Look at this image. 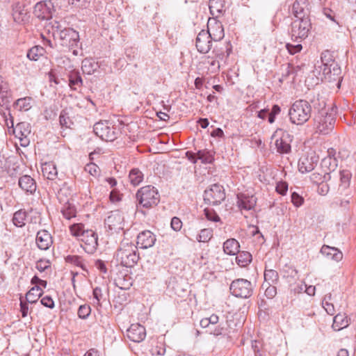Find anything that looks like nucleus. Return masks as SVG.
Masks as SVG:
<instances>
[{"instance_id":"4be33fe9","label":"nucleus","mask_w":356,"mask_h":356,"mask_svg":"<svg viewBox=\"0 0 356 356\" xmlns=\"http://www.w3.org/2000/svg\"><path fill=\"white\" fill-rule=\"evenodd\" d=\"M206 31L214 41L220 40L225 35L222 24L219 22H215L213 25H209L208 30Z\"/></svg>"},{"instance_id":"603ef678","label":"nucleus","mask_w":356,"mask_h":356,"mask_svg":"<svg viewBox=\"0 0 356 356\" xmlns=\"http://www.w3.org/2000/svg\"><path fill=\"white\" fill-rule=\"evenodd\" d=\"M92 295H93V300H94L93 303L96 304L98 306H100L101 305L100 301L103 298V293H102V289L99 287H95L93 289Z\"/></svg>"},{"instance_id":"f704fd0d","label":"nucleus","mask_w":356,"mask_h":356,"mask_svg":"<svg viewBox=\"0 0 356 356\" xmlns=\"http://www.w3.org/2000/svg\"><path fill=\"white\" fill-rule=\"evenodd\" d=\"M236 261L241 267H245L252 261V254L246 251L239 252L237 253Z\"/></svg>"},{"instance_id":"c756f323","label":"nucleus","mask_w":356,"mask_h":356,"mask_svg":"<svg viewBox=\"0 0 356 356\" xmlns=\"http://www.w3.org/2000/svg\"><path fill=\"white\" fill-rule=\"evenodd\" d=\"M239 243L234 238L227 239L223 243V250L224 252L229 255H234L239 251Z\"/></svg>"},{"instance_id":"49530a36","label":"nucleus","mask_w":356,"mask_h":356,"mask_svg":"<svg viewBox=\"0 0 356 356\" xmlns=\"http://www.w3.org/2000/svg\"><path fill=\"white\" fill-rule=\"evenodd\" d=\"M212 237V231L209 229H203L197 236V240L199 242L206 243Z\"/></svg>"},{"instance_id":"c85d7f7f","label":"nucleus","mask_w":356,"mask_h":356,"mask_svg":"<svg viewBox=\"0 0 356 356\" xmlns=\"http://www.w3.org/2000/svg\"><path fill=\"white\" fill-rule=\"evenodd\" d=\"M33 99L31 97H25L17 99L13 106L20 111H27L32 107Z\"/></svg>"},{"instance_id":"338daca9","label":"nucleus","mask_w":356,"mask_h":356,"mask_svg":"<svg viewBox=\"0 0 356 356\" xmlns=\"http://www.w3.org/2000/svg\"><path fill=\"white\" fill-rule=\"evenodd\" d=\"M211 136L213 137L222 138L224 136V133L220 128H216L212 131Z\"/></svg>"},{"instance_id":"1a4fd4ad","label":"nucleus","mask_w":356,"mask_h":356,"mask_svg":"<svg viewBox=\"0 0 356 356\" xmlns=\"http://www.w3.org/2000/svg\"><path fill=\"white\" fill-rule=\"evenodd\" d=\"M57 37L61 40V45L73 48L77 47L79 42V35L77 31L72 29H65L57 31Z\"/></svg>"},{"instance_id":"09e8293b","label":"nucleus","mask_w":356,"mask_h":356,"mask_svg":"<svg viewBox=\"0 0 356 356\" xmlns=\"http://www.w3.org/2000/svg\"><path fill=\"white\" fill-rule=\"evenodd\" d=\"M275 285V284H267L266 286H262L263 288H266L264 294L267 298L272 299L276 296L277 289Z\"/></svg>"},{"instance_id":"cd10ccee","label":"nucleus","mask_w":356,"mask_h":356,"mask_svg":"<svg viewBox=\"0 0 356 356\" xmlns=\"http://www.w3.org/2000/svg\"><path fill=\"white\" fill-rule=\"evenodd\" d=\"M34 15L40 19H47L49 14V8L45 2H38L34 6Z\"/></svg>"},{"instance_id":"6ab92c4d","label":"nucleus","mask_w":356,"mask_h":356,"mask_svg":"<svg viewBox=\"0 0 356 356\" xmlns=\"http://www.w3.org/2000/svg\"><path fill=\"white\" fill-rule=\"evenodd\" d=\"M35 241L38 248L42 250L49 249L53 243L51 236L47 230L38 232Z\"/></svg>"},{"instance_id":"c9c22d12","label":"nucleus","mask_w":356,"mask_h":356,"mask_svg":"<svg viewBox=\"0 0 356 356\" xmlns=\"http://www.w3.org/2000/svg\"><path fill=\"white\" fill-rule=\"evenodd\" d=\"M27 217V213L24 210H19L13 214V222L17 227H22L25 225V220Z\"/></svg>"},{"instance_id":"473e14b6","label":"nucleus","mask_w":356,"mask_h":356,"mask_svg":"<svg viewBox=\"0 0 356 356\" xmlns=\"http://www.w3.org/2000/svg\"><path fill=\"white\" fill-rule=\"evenodd\" d=\"M347 317L343 314H338L334 317L332 328L336 331H339L348 326Z\"/></svg>"},{"instance_id":"7ed1b4c3","label":"nucleus","mask_w":356,"mask_h":356,"mask_svg":"<svg viewBox=\"0 0 356 356\" xmlns=\"http://www.w3.org/2000/svg\"><path fill=\"white\" fill-rule=\"evenodd\" d=\"M289 115L290 121L293 124H303L311 118L312 106L306 100H297L289 108Z\"/></svg>"},{"instance_id":"aec40b11","label":"nucleus","mask_w":356,"mask_h":356,"mask_svg":"<svg viewBox=\"0 0 356 356\" xmlns=\"http://www.w3.org/2000/svg\"><path fill=\"white\" fill-rule=\"evenodd\" d=\"M13 18L17 24L25 23L29 21V15L27 10L19 3H17L13 7Z\"/></svg>"},{"instance_id":"2eb2a0df","label":"nucleus","mask_w":356,"mask_h":356,"mask_svg":"<svg viewBox=\"0 0 356 356\" xmlns=\"http://www.w3.org/2000/svg\"><path fill=\"white\" fill-rule=\"evenodd\" d=\"M14 133L20 140V144L23 147H26L29 143L27 136L31 133L30 126L28 123H18L14 129Z\"/></svg>"},{"instance_id":"c03bdc74","label":"nucleus","mask_w":356,"mask_h":356,"mask_svg":"<svg viewBox=\"0 0 356 356\" xmlns=\"http://www.w3.org/2000/svg\"><path fill=\"white\" fill-rule=\"evenodd\" d=\"M65 261L67 263L74 264L77 266L81 267L82 269L86 270L85 264L83 262V259L81 257L77 255H68L65 257Z\"/></svg>"},{"instance_id":"5fc2aeb1","label":"nucleus","mask_w":356,"mask_h":356,"mask_svg":"<svg viewBox=\"0 0 356 356\" xmlns=\"http://www.w3.org/2000/svg\"><path fill=\"white\" fill-rule=\"evenodd\" d=\"M281 111V108L278 105H274L271 109L270 113H268V122L270 123H273L275 122V116L278 115Z\"/></svg>"},{"instance_id":"0eeeda50","label":"nucleus","mask_w":356,"mask_h":356,"mask_svg":"<svg viewBox=\"0 0 356 356\" xmlns=\"http://www.w3.org/2000/svg\"><path fill=\"white\" fill-rule=\"evenodd\" d=\"M225 199V192L222 186L214 184L204 191V200L210 205H218Z\"/></svg>"},{"instance_id":"bb28decb","label":"nucleus","mask_w":356,"mask_h":356,"mask_svg":"<svg viewBox=\"0 0 356 356\" xmlns=\"http://www.w3.org/2000/svg\"><path fill=\"white\" fill-rule=\"evenodd\" d=\"M68 78L69 86L72 90H76L82 86L83 80L79 71H71L69 74Z\"/></svg>"},{"instance_id":"dca6fc26","label":"nucleus","mask_w":356,"mask_h":356,"mask_svg":"<svg viewBox=\"0 0 356 356\" xmlns=\"http://www.w3.org/2000/svg\"><path fill=\"white\" fill-rule=\"evenodd\" d=\"M156 240V236L152 232L145 230L138 235L137 244L140 248L147 249L152 247Z\"/></svg>"},{"instance_id":"2f4dec72","label":"nucleus","mask_w":356,"mask_h":356,"mask_svg":"<svg viewBox=\"0 0 356 356\" xmlns=\"http://www.w3.org/2000/svg\"><path fill=\"white\" fill-rule=\"evenodd\" d=\"M279 281L278 273L273 269H265L264 282L262 286H266L267 284H276Z\"/></svg>"},{"instance_id":"39448f33","label":"nucleus","mask_w":356,"mask_h":356,"mask_svg":"<svg viewBox=\"0 0 356 356\" xmlns=\"http://www.w3.org/2000/svg\"><path fill=\"white\" fill-rule=\"evenodd\" d=\"M229 289L233 296L246 299L252 295L254 286L249 280L239 278L232 281Z\"/></svg>"},{"instance_id":"72a5a7b5","label":"nucleus","mask_w":356,"mask_h":356,"mask_svg":"<svg viewBox=\"0 0 356 356\" xmlns=\"http://www.w3.org/2000/svg\"><path fill=\"white\" fill-rule=\"evenodd\" d=\"M42 293V289L39 286H34L26 294V300L29 303H35L38 300Z\"/></svg>"},{"instance_id":"e2e57ef3","label":"nucleus","mask_w":356,"mask_h":356,"mask_svg":"<svg viewBox=\"0 0 356 356\" xmlns=\"http://www.w3.org/2000/svg\"><path fill=\"white\" fill-rule=\"evenodd\" d=\"M48 267L49 265L47 261L40 260L36 263L35 268L40 272L44 271Z\"/></svg>"},{"instance_id":"f8f14e48","label":"nucleus","mask_w":356,"mask_h":356,"mask_svg":"<svg viewBox=\"0 0 356 356\" xmlns=\"http://www.w3.org/2000/svg\"><path fill=\"white\" fill-rule=\"evenodd\" d=\"M211 40L209 34L204 30L201 31L195 40V45L199 52L206 54L209 52L211 47Z\"/></svg>"},{"instance_id":"f03ea898","label":"nucleus","mask_w":356,"mask_h":356,"mask_svg":"<svg viewBox=\"0 0 356 356\" xmlns=\"http://www.w3.org/2000/svg\"><path fill=\"white\" fill-rule=\"evenodd\" d=\"M115 259L122 266L131 268L139 259L138 248L132 243L122 241L115 254Z\"/></svg>"},{"instance_id":"4468645a","label":"nucleus","mask_w":356,"mask_h":356,"mask_svg":"<svg viewBox=\"0 0 356 356\" xmlns=\"http://www.w3.org/2000/svg\"><path fill=\"white\" fill-rule=\"evenodd\" d=\"M123 217L118 211H111L110 215L105 219L104 223L110 230L116 231L122 229Z\"/></svg>"},{"instance_id":"680f3d73","label":"nucleus","mask_w":356,"mask_h":356,"mask_svg":"<svg viewBox=\"0 0 356 356\" xmlns=\"http://www.w3.org/2000/svg\"><path fill=\"white\" fill-rule=\"evenodd\" d=\"M318 186V193L321 195H325L329 191V186L325 182H321Z\"/></svg>"},{"instance_id":"393cba45","label":"nucleus","mask_w":356,"mask_h":356,"mask_svg":"<svg viewBox=\"0 0 356 356\" xmlns=\"http://www.w3.org/2000/svg\"><path fill=\"white\" fill-rule=\"evenodd\" d=\"M99 67L97 62L92 58H86L82 60L81 70L83 73L90 75L95 73Z\"/></svg>"},{"instance_id":"f3484780","label":"nucleus","mask_w":356,"mask_h":356,"mask_svg":"<svg viewBox=\"0 0 356 356\" xmlns=\"http://www.w3.org/2000/svg\"><path fill=\"white\" fill-rule=\"evenodd\" d=\"M257 203V198L243 193L237 195V205L241 210L249 211L254 208Z\"/></svg>"},{"instance_id":"774afa93","label":"nucleus","mask_w":356,"mask_h":356,"mask_svg":"<svg viewBox=\"0 0 356 356\" xmlns=\"http://www.w3.org/2000/svg\"><path fill=\"white\" fill-rule=\"evenodd\" d=\"M97 168V166L94 163L87 165L86 168V170H88L91 175H94V173H96Z\"/></svg>"},{"instance_id":"f257e3e1","label":"nucleus","mask_w":356,"mask_h":356,"mask_svg":"<svg viewBox=\"0 0 356 356\" xmlns=\"http://www.w3.org/2000/svg\"><path fill=\"white\" fill-rule=\"evenodd\" d=\"M72 235L79 237L82 241L81 246L86 252L93 254L98 245L97 234L92 229H85L81 223H74L70 227Z\"/></svg>"},{"instance_id":"e433bc0d","label":"nucleus","mask_w":356,"mask_h":356,"mask_svg":"<svg viewBox=\"0 0 356 356\" xmlns=\"http://www.w3.org/2000/svg\"><path fill=\"white\" fill-rule=\"evenodd\" d=\"M129 179L130 183L133 186H136L139 185L143 180V174L138 168H134L129 172Z\"/></svg>"},{"instance_id":"6e6d98bb","label":"nucleus","mask_w":356,"mask_h":356,"mask_svg":"<svg viewBox=\"0 0 356 356\" xmlns=\"http://www.w3.org/2000/svg\"><path fill=\"white\" fill-rule=\"evenodd\" d=\"M275 190L279 194L284 195L288 191V184L286 181H279L277 183Z\"/></svg>"},{"instance_id":"4d7b16f0","label":"nucleus","mask_w":356,"mask_h":356,"mask_svg":"<svg viewBox=\"0 0 356 356\" xmlns=\"http://www.w3.org/2000/svg\"><path fill=\"white\" fill-rule=\"evenodd\" d=\"M291 202L295 207H299L302 204L304 199L298 193L293 192L291 194Z\"/></svg>"},{"instance_id":"79ce46f5","label":"nucleus","mask_w":356,"mask_h":356,"mask_svg":"<svg viewBox=\"0 0 356 356\" xmlns=\"http://www.w3.org/2000/svg\"><path fill=\"white\" fill-rule=\"evenodd\" d=\"M59 121L63 127L70 128L71 125L73 124L70 118L69 113L66 109L60 112Z\"/></svg>"},{"instance_id":"412c9836","label":"nucleus","mask_w":356,"mask_h":356,"mask_svg":"<svg viewBox=\"0 0 356 356\" xmlns=\"http://www.w3.org/2000/svg\"><path fill=\"white\" fill-rule=\"evenodd\" d=\"M321 253L325 256L327 259L337 262L341 261L343 258V254L338 248L327 245H323L321 247Z\"/></svg>"},{"instance_id":"a18cd8bd","label":"nucleus","mask_w":356,"mask_h":356,"mask_svg":"<svg viewBox=\"0 0 356 356\" xmlns=\"http://www.w3.org/2000/svg\"><path fill=\"white\" fill-rule=\"evenodd\" d=\"M204 212L205 217L208 220L215 222H220V223H222L220 218L213 209L206 208L204 209Z\"/></svg>"},{"instance_id":"4c0bfd02","label":"nucleus","mask_w":356,"mask_h":356,"mask_svg":"<svg viewBox=\"0 0 356 356\" xmlns=\"http://www.w3.org/2000/svg\"><path fill=\"white\" fill-rule=\"evenodd\" d=\"M45 53V49L41 46H35L27 52V57L31 60H38Z\"/></svg>"},{"instance_id":"0e129e2a","label":"nucleus","mask_w":356,"mask_h":356,"mask_svg":"<svg viewBox=\"0 0 356 356\" xmlns=\"http://www.w3.org/2000/svg\"><path fill=\"white\" fill-rule=\"evenodd\" d=\"M20 311L22 312V317L24 318L27 316L29 312V307L27 304L26 302H24L22 300L20 302Z\"/></svg>"},{"instance_id":"9b49d317","label":"nucleus","mask_w":356,"mask_h":356,"mask_svg":"<svg viewBox=\"0 0 356 356\" xmlns=\"http://www.w3.org/2000/svg\"><path fill=\"white\" fill-rule=\"evenodd\" d=\"M318 161V158L315 153H309L299 159L298 170L302 173L309 172L314 169Z\"/></svg>"},{"instance_id":"7c9ffc66","label":"nucleus","mask_w":356,"mask_h":356,"mask_svg":"<svg viewBox=\"0 0 356 356\" xmlns=\"http://www.w3.org/2000/svg\"><path fill=\"white\" fill-rule=\"evenodd\" d=\"M209 7L211 14L218 17L224 10V0H209Z\"/></svg>"},{"instance_id":"69168bd1","label":"nucleus","mask_w":356,"mask_h":356,"mask_svg":"<svg viewBox=\"0 0 356 356\" xmlns=\"http://www.w3.org/2000/svg\"><path fill=\"white\" fill-rule=\"evenodd\" d=\"M323 68L321 69V72H323V74L326 76L329 75L332 72V69L333 70V66H330V65H322Z\"/></svg>"},{"instance_id":"052dcab7","label":"nucleus","mask_w":356,"mask_h":356,"mask_svg":"<svg viewBox=\"0 0 356 356\" xmlns=\"http://www.w3.org/2000/svg\"><path fill=\"white\" fill-rule=\"evenodd\" d=\"M41 304L44 305V307H47L48 308L52 309L54 307V302L52 300V298L50 296H44L43 297L41 300Z\"/></svg>"},{"instance_id":"3c124183","label":"nucleus","mask_w":356,"mask_h":356,"mask_svg":"<svg viewBox=\"0 0 356 356\" xmlns=\"http://www.w3.org/2000/svg\"><path fill=\"white\" fill-rule=\"evenodd\" d=\"M351 178V173L347 170H343L340 172V179L341 184L344 188H346L349 185V181Z\"/></svg>"},{"instance_id":"a19ab883","label":"nucleus","mask_w":356,"mask_h":356,"mask_svg":"<svg viewBox=\"0 0 356 356\" xmlns=\"http://www.w3.org/2000/svg\"><path fill=\"white\" fill-rule=\"evenodd\" d=\"M323 168H327L330 172L334 171L337 167V160L335 157L327 156L321 161Z\"/></svg>"},{"instance_id":"864d4df0","label":"nucleus","mask_w":356,"mask_h":356,"mask_svg":"<svg viewBox=\"0 0 356 356\" xmlns=\"http://www.w3.org/2000/svg\"><path fill=\"white\" fill-rule=\"evenodd\" d=\"M62 213L65 218L70 220L76 216L75 209L70 206L62 209Z\"/></svg>"},{"instance_id":"37998d69","label":"nucleus","mask_w":356,"mask_h":356,"mask_svg":"<svg viewBox=\"0 0 356 356\" xmlns=\"http://www.w3.org/2000/svg\"><path fill=\"white\" fill-rule=\"evenodd\" d=\"M311 181L314 184H319L321 182H325L330 179V175L329 172H325L323 176L320 173L314 172L310 176Z\"/></svg>"},{"instance_id":"a878e982","label":"nucleus","mask_w":356,"mask_h":356,"mask_svg":"<svg viewBox=\"0 0 356 356\" xmlns=\"http://www.w3.org/2000/svg\"><path fill=\"white\" fill-rule=\"evenodd\" d=\"M42 172L44 177L49 180H54L58 175L56 166L53 162L42 164Z\"/></svg>"},{"instance_id":"423d86ee","label":"nucleus","mask_w":356,"mask_h":356,"mask_svg":"<svg viewBox=\"0 0 356 356\" xmlns=\"http://www.w3.org/2000/svg\"><path fill=\"white\" fill-rule=\"evenodd\" d=\"M310 29L311 22L309 19H298L293 21L291 25V39L295 42L305 39Z\"/></svg>"},{"instance_id":"a211bd4d","label":"nucleus","mask_w":356,"mask_h":356,"mask_svg":"<svg viewBox=\"0 0 356 356\" xmlns=\"http://www.w3.org/2000/svg\"><path fill=\"white\" fill-rule=\"evenodd\" d=\"M292 13L298 19H308L307 0H296L292 6Z\"/></svg>"},{"instance_id":"13d9d810","label":"nucleus","mask_w":356,"mask_h":356,"mask_svg":"<svg viewBox=\"0 0 356 356\" xmlns=\"http://www.w3.org/2000/svg\"><path fill=\"white\" fill-rule=\"evenodd\" d=\"M286 47L288 51L289 52V54H292V55H293L298 52H300L302 48V47L300 44H292L290 43H287L286 44Z\"/></svg>"},{"instance_id":"58836bf2","label":"nucleus","mask_w":356,"mask_h":356,"mask_svg":"<svg viewBox=\"0 0 356 356\" xmlns=\"http://www.w3.org/2000/svg\"><path fill=\"white\" fill-rule=\"evenodd\" d=\"M321 60L322 65H330V66H333L334 74H336L339 70V69L337 67V64L332 58L328 51H325L321 54Z\"/></svg>"},{"instance_id":"6e6552de","label":"nucleus","mask_w":356,"mask_h":356,"mask_svg":"<svg viewBox=\"0 0 356 356\" xmlns=\"http://www.w3.org/2000/svg\"><path fill=\"white\" fill-rule=\"evenodd\" d=\"M318 123L317 129L323 134H327L334 126L335 120L332 113H328L325 111L319 113L316 118Z\"/></svg>"},{"instance_id":"8fccbe9b","label":"nucleus","mask_w":356,"mask_h":356,"mask_svg":"<svg viewBox=\"0 0 356 356\" xmlns=\"http://www.w3.org/2000/svg\"><path fill=\"white\" fill-rule=\"evenodd\" d=\"M91 312L90 307L88 305H81L78 309V316L80 318H86Z\"/></svg>"},{"instance_id":"20e7f679","label":"nucleus","mask_w":356,"mask_h":356,"mask_svg":"<svg viewBox=\"0 0 356 356\" xmlns=\"http://www.w3.org/2000/svg\"><path fill=\"white\" fill-rule=\"evenodd\" d=\"M136 197L143 207L150 208L159 202L160 196L155 187L148 185L138 191Z\"/></svg>"},{"instance_id":"de8ad7c7","label":"nucleus","mask_w":356,"mask_h":356,"mask_svg":"<svg viewBox=\"0 0 356 356\" xmlns=\"http://www.w3.org/2000/svg\"><path fill=\"white\" fill-rule=\"evenodd\" d=\"M197 159L201 160L203 163H211L213 161V155L207 151H198Z\"/></svg>"},{"instance_id":"b1692460","label":"nucleus","mask_w":356,"mask_h":356,"mask_svg":"<svg viewBox=\"0 0 356 356\" xmlns=\"http://www.w3.org/2000/svg\"><path fill=\"white\" fill-rule=\"evenodd\" d=\"M10 89L8 84L0 76V105L8 109Z\"/></svg>"},{"instance_id":"9d476101","label":"nucleus","mask_w":356,"mask_h":356,"mask_svg":"<svg viewBox=\"0 0 356 356\" xmlns=\"http://www.w3.org/2000/svg\"><path fill=\"white\" fill-rule=\"evenodd\" d=\"M93 131L96 136L106 141H113L116 138L113 128L108 126L106 122H99L95 124Z\"/></svg>"},{"instance_id":"ddd939ff","label":"nucleus","mask_w":356,"mask_h":356,"mask_svg":"<svg viewBox=\"0 0 356 356\" xmlns=\"http://www.w3.org/2000/svg\"><path fill=\"white\" fill-rule=\"evenodd\" d=\"M127 336L134 342H140L145 338V328L140 324H132L127 330Z\"/></svg>"},{"instance_id":"bf43d9fd","label":"nucleus","mask_w":356,"mask_h":356,"mask_svg":"<svg viewBox=\"0 0 356 356\" xmlns=\"http://www.w3.org/2000/svg\"><path fill=\"white\" fill-rule=\"evenodd\" d=\"M170 226L176 232L179 231L182 227V222L177 217H173L171 220Z\"/></svg>"},{"instance_id":"5701e85b","label":"nucleus","mask_w":356,"mask_h":356,"mask_svg":"<svg viewBox=\"0 0 356 356\" xmlns=\"http://www.w3.org/2000/svg\"><path fill=\"white\" fill-rule=\"evenodd\" d=\"M19 187L24 191L33 193L36 190V184L35 180L29 175H24L19 179Z\"/></svg>"},{"instance_id":"ea45409f","label":"nucleus","mask_w":356,"mask_h":356,"mask_svg":"<svg viewBox=\"0 0 356 356\" xmlns=\"http://www.w3.org/2000/svg\"><path fill=\"white\" fill-rule=\"evenodd\" d=\"M275 147L277 151L280 154H288L291 152V145L282 138L275 140Z\"/></svg>"}]
</instances>
